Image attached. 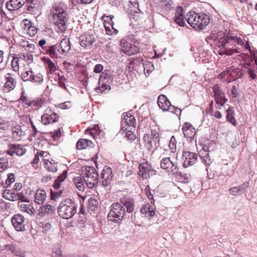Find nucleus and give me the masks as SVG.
<instances>
[{"mask_svg": "<svg viewBox=\"0 0 257 257\" xmlns=\"http://www.w3.org/2000/svg\"><path fill=\"white\" fill-rule=\"evenodd\" d=\"M188 23L195 29H201L205 27L209 23V18L207 15H198L195 12H190L185 16Z\"/></svg>", "mask_w": 257, "mask_h": 257, "instance_id": "1", "label": "nucleus"}, {"mask_svg": "<svg viewBox=\"0 0 257 257\" xmlns=\"http://www.w3.org/2000/svg\"><path fill=\"white\" fill-rule=\"evenodd\" d=\"M77 205L71 199H67L62 201L58 208L59 215L64 219L71 218L76 213Z\"/></svg>", "mask_w": 257, "mask_h": 257, "instance_id": "2", "label": "nucleus"}, {"mask_svg": "<svg viewBox=\"0 0 257 257\" xmlns=\"http://www.w3.org/2000/svg\"><path fill=\"white\" fill-rule=\"evenodd\" d=\"M81 176L88 188H93L98 183V174L94 167L87 166L82 168Z\"/></svg>", "mask_w": 257, "mask_h": 257, "instance_id": "3", "label": "nucleus"}, {"mask_svg": "<svg viewBox=\"0 0 257 257\" xmlns=\"http://www.w3.org/2000/svg\"><path fill=\"white\" fill-rule=\"evenodd\" d=\"M110 208L107 215L108 220L115 223L120 222L125 213L124 207L118 203H114L111 205Z\"/></svg>", "mask_w": 257, "mask_h": 257, "instance_id": "4", "label": "nucleus"}, {"mask_svg": "<svg viewBox=\"0 0 257 257\" xmlns=\"http://www.w3.org/2000/svg\"><path fill=\"white\" fill-rule=\"evenodd\" d=\"M21 76L24 81H30L37 83H41L43 81V76L41 73H34L31 69L22 72Z\"/></svg>", "mask_w": 257, "mask_h": 257, "instance_id": "5", "label": "nucleus"}, {"mask_svg": "<svg viewBox=\"0 0 257 257\" xmlns=\"http://www.w3.org/2000/svg\"><path fill=\"white\" fill-rule=\"evenodd\" d=\"M54 24L59 31H64L67 27L66 24L68 21V15L66 12L62 13L53 17Z\"/></svg>", "mask_w": 257, "mask_h": 257, "instance_id": "6", "label": "nucleus"}, {"mask_svg": "<svg viewBox=\"0 0 257 257\" xmlns=\"http://www.w3.org/2000/svg\"><path fill=\"white\" fill-rule=\"evenodd\" d=\"M161 168L166 170L171 175H174L177 174L179 169L176 163H173L171 161L170 157L163 158L160 162Z\"/></svg>", "mask_w": 257, "mask_h": 257, "instance_id": "7", "label": "nucleus"}, {"mask_svg": "<svg viewBox=\"0 0 257 257\" xmlns=\"http://www.w3.org/2000/svg\"><path fill=\"white\" fill-rule=\"evenodd\" d=\"M59 115L53 111L51 108L48 107L45 110L44 114L41 116V122L44 125L55 123L58 121Z\"/></svg>", "mask_w": 257, "mask_h": 257, "instance_id": "8", "label": "nucleus"}, {"mask_svg": "<svg viewBox=\"0 0 257 257\" xmlns=\"http://www.w3.org/2000/svg\"><path fill=\"white\" fill-rule=\"evenodd\" d=\"M136 124V119L133 115L130 112H126L123 114L121 122V130L124 132L130 127H135Z\"/></svg>", "mask_w": 257, "mask_h": 257, "instance_id": "9", "label": "nucleus"}, {"mask_svg": "<svg viewBox=\"0 0 257 257\" xmlns=\"http://www.w3.org/2000/svg\"><path fill=\"white\" fill-rule=\"evenodd\" d=\"M95 37L92 31L81 35L79 38V43L81 47L89 49L95 42Z\"/></svg>", "mask_w": 257, "mask_h": 257, "instance_id": "10", "label": "nucleus"}, {"mask_svg": "<svg viewBox=\"0 0 257 257\" xmlns=\"http://www.w3.org/2000/svg\"><path fill=\"white\" fill-rule=\"evenodd\" d=\"M11 222L15 229L21 231L25 229V218L20 214L14 215L11 218Z\"/></svg>", "mask_w": 257, "mask_h": 257, "instance_id": "11", "label": "nucleus"}, {"mask_svg": "<svg viewBox=\"0 0 257 257\" xmlns=\"http://www.w3.org/2000/svg\"><path fill=\"white\" fill-rule=\"evenodd\" d=\"M182 157L184 160L183 166L184 168H187L196 163L198 156L196 153L185 151L183 152Z\"/></svg>", "mask_w": 257, "mask_h": 257, "instance_id": "12", "label": "nucleus"}, {"mask_svg": "<svg viewBox=\"0 0 257 257\" xmlns=\"http://www.w3.org/2000/svg\"><path fill=\"white\" fill-rule=\"evenodd\" d=\"M121 51L127 55L131 56L140 52V48L136 45L127 42H121Z\"/></svg>", "mask_w": 257, "mask_h": 257, "instance_id": "13", "label": "nucleus"}, {"mask_svg": "<svg viewBox=\"0 0 257 257\" xmlns=\"http://www.w3.org/2000/svg\"><path fill=\"white\" fill-rule=\"evenodd\" d=\"M112 178V172L110 167H105L101 173L100 179L102 184L104 186H107L111 182Z\"/></svg>", "mask_w": 257, "mask_h": 257, "instance_id": "14", "label": "nucleus"}, {"mask_svg": "<svg viewBox=\"0 0 257 257\" xmlns=\"http://www.w3.org/2000/svg\"><path fill=\"white\" fill-rule=\"evenodd\" d=\"M212 90L216 103L220 106H223L227 101V99H225L224 93L220 90L218 85L215 84L212 87Z\"/></svg>", "mask_w": 257, "mask_h": 257, "instance_id": "15", "label": "nucleus"}, {"mask_svg": "<svg viewBox=\"0 0 257 257\" xmlns=\"http://www.w3.org/2000/svg\"><path fill=\"white\" fill-rule=\"evenodd\" d=\"M231 43L230 36H227L226 37L220 38L216 43V45L220 48H223L225 50L226 53L227 55H231L234 52L237 53L238 51L236 49H234L233 51L229 50L227 44Z\"/></svg>", "mask_w": 257, "mask_h": 257, "instance_id": "16", "label": "nucleus"}, {"mask_svg": "<svg viewBox=\"0 0 257 257\" xmlns=\"http://www.w3.org/2000/svg\"><path fill=\"white\" fill-rule=\"evenodd\" d=\"M27 0H9L6 3V7L10 11H15L23 6Z\"/></svg>", "mask_w": 257, "mask_h": 257, "instance_id": "17", "label": "nucleus"}, {"mask_svg": "<svg viewBox=\"0 0 257 257\" xmlns=\"http://www.w3.org/2000/svg\"><path fill=\"white\" fill-rule=\"evenodd\" d=\"M248 186L249 183L248 182H245L238 186L230 188L229 189V192L230 194L232 196H240L245 192L246 189L248 187Z\"/></svg>", "mask_w": 257, "mask_h": 257, "instance_id": "18", "label": "nucleus"}, {"mask_svg": "<svg viewBox=\"0 0 257 257\" xmlns=\"http://www.w3.org/2000/svg\"><path fill=\"white\" fill-rule=\"evenodd\" d=\"M139 175L144 179H147L149 177V174L152 171V167L148 162H143L139 166Z\"/></svg>", "mask_w": 257, "mask_h": 257, "instance_id": "19", "label": "nucleus"}, {"mask_svg": "<svg viewBox=\"0 0 257 257\" xmlns=\"http://www.w3.org/2000/svg\"><path fill=\"white\" fill-rule=\"evenodd\" d=\"M174 20L176 24L181 27H183L185 25L184 17V11L182 7L178 6L177 7Z\"/></svg>", "mask_w": 257, "mask_h": 257, "instance_id": "20", "label": "nucleus"}, {"mask_svg": "<svg viewBox=\"0 0 257 257\" xmlns=\"http://www.w3.org/2000/svg\"><path fill=\"white\" fill-rule=\"evenodd\" d=\"M182 131L185 137L190 140L194 138L196 134L195 128L190 122H188L184 123Z\"/></svg>", "mask_w": 257, "mask_h": 257, "instance_id": "21", "label": "nucleus"}, {"mask_svg": "<svg viewBox=\"0 0 257 257\" xmlns=\"http://www.w3.org/2000/svg\"><path fill=\"white\" fill-rule=\"evenodd\" d=\"M47 198V194L44 189H38L34 194V202L39 205L43 204Z\"/></svg>", "mask_w": 257, "mask_h": 257, "instance_id": "22", "label": "nucleus"}, {"mask_svg": "<svg viewBox=\"0 0 257 257\" xmlns=\"http://www.w3.org/2000/svg\"><path fill=\"white\" fill-rule=\"evenodd\" d=\"M67 7L66 5L62 3H55L51 9L50 12L52 17L56 15L62 14V13L66 12Z\"/></svg>", "mask_w": 257, "mask_h": 257, "instance_id": "23", "label": "nucleus"}, {"mask_svg": "<svg viewBox=\"0 0 257 257\" xmlns=\"http://www.w3.org/2000/svg\"><path fill=\"white\" fill-rule=\"evenodd\" d=\"M13 138L16 141H19L25 135V131L22 128V126L20 125H17L12 128Z\"/></svg>", "mask_w": 257, "mask_h": 257, "instance_id": "24", "label": "nucleus"}, {"mask_svg": "<svg viewBox=\"0 0 257 257\" xmlns=\"http://www.w3.org/2000/svg\"><path fill=\"white\" fill-rule=\"evenodd\" d=\"M60 48V54L62 55H66L69 53V51L71 49L70 42L68 39L64 38L63 39L59 45H58Z\"/></svg>", "mask_w": 257, "mask_h": 257, "instance_id": "25", "label": "nucleus"}, {"mask_svg": "<svg viewBox=\"0 0 257 257\" xmlns=\"http://www.w3.org/2000/svg\"><path fill=\"white\" fill-rule=\"evenodd\" d=\"M7 81L4 86V90L6 92H9L15 88L16 85V81L12 78L10 74H8L6 77Z\"/></svg>", "mask_w": 257, "mask_h": 257, "instance_id": "26", "label": "nucleus"}, {"mask_svg": "<svg viewBox=\"0 0 257 257\" xmlns=\"http://www.w3.org/2000/svg\"><path fill=\"white\" fill-rule=\"evenodd\" d=\"M170 103V101L165 95L162 94L159 96L158 98V104L160 108L163 111L167 110V108H168V106H169Z\"/></svg>", "mask_w": 257, "mask_h": 257, "instance_id": "27", "label": "nucleus"}, {"mask_svg": "<svg viewBox=\"0 0 257 257\" xmlns=\"http://www.w3.org/2000/svg\"><path fill=\"white\" fill-rule=\"evenodd\" d=\"M20 45L24 48V49L29 53H33L35 49V45L33 43H30V42L26 39L22 38L19 41Z\"/></svg>", "mask_w": 257, "mask_h": 257, "instance_id": "28", "label": "nucleus"}, {"mask_svg": "<svg viewBox=\"0 0 257 257\" xmlns=\"http://www.w3.org/2000/svg\"><path fill=\"white\" fill-rule=\"evenodd\" d=\"M9 146L10 149H11L18 156H22L26 153V149L20 144H10Z\"/></svg>", "mask_w": 257, "mask_h": 257, "instance_id": "29", "label": "nucleus"}, {"mask_svg": "<svg viewBox=\"0 0 257 257\" xmlns=\"http://www.w3.org/2000/svg\"><path fill=\"white\" fill-rule=\"evenodd\" d=\"M44 166L47 170L52 172H56L58 170L57 163L53 160L49 161L47 159H44Z\"/></svg>", "mask_w": 257, "mask_h": 257, "instance_id": "30", "label": "nucleus"}, {"mask_svg": "<svg viewBox=\"0 0 257 257\" xmlns=\"http://www.w3.org/2000/svg\"><path fill=\"white\" fill-rule=\"evenodd\" d=\"M5 247L6 249L10 250L12 253L16 256L20 257L24 256L25 252L14 244H7L5 245Z\"/></svg>", "mask_w": 257, "mask_h": 257, "instance_id": "31", "label": "nucleus"}, {"mask_svg": "<svg viewBox=\"0 0 257 257\" xmlns=\"http://www.w3.org/2000/svg\"><path fill=\"white\" fill-rule=\"evenodd\" d=\"M18 206L21 211L26 212L31 216L35 215V209L31 204L21 203L18 204Z\"/></svg>", "mask_w": 257, "mask_h": 257, "instance_id": "32", "label": "nucleus"}, {"mask_svg": "<svg viewBox=\"0 0 257 257\" xmlns=\"http://www.w3.org/2000/svg\"><path fill=\"white\" fill-rule=\"evenodd\" d=\"M60 48L57 45L50 46L46 49V53L52 58L58 57V53H60Z\"/></svg>", "mask_w": 257, "mask_h": 257, "instance_id": "33", "label": "nucleus"}, {"mask_svg": "<svg viewBox=\"0 0 257 257\" xmlns=\"http://www.w3.org/2000/svg\"><path fill=\"white\" fill-rule=\"evenodd\" d=\"M93 143L92 142L87 139H80L76 144V148L78 150H83L86 148L87 147H91Z\"/></svg>", "mask_w": 257, "mask_h": 257, "instance_id": "34", "label": "nucleus"}, {"mask_svg": "<svg viewBox=\"0 0 257 257\" xmlns=\"http://www.w3.org/2000/svg\"><path fill=\"white\" fill-rule=\"evenodd\" d=\"M141 212L142 214L147 215V216L149 217H153L155 214V211L149 204H146L142 207Z\"/></svg>", "mask_w": 257, "mask_h": 257, "instance_id": "35", "label": "nucleus"}, {"mask_svg": "<svg viewBox=\"0 0 257 257\" xmlns=\"http://www.w3.org/2000/svg\"><path fill=\"white\" fill-rule=\"evenodd\" d=\"M39 215L40 216H44L47 214H50L53 212L52 207L50 204L43 205L40 207L39 210Z\"/></svg>", "mask_w": 257, "mask_h": 257, "instance_id": "36", "label": "nucleus"}, {"mask_svg": "<svg viewBox=\"0 0 257 257\" xmlns=\"http://www.w3.org/2000/svg\"><path fill=\"white\" fill-rule=\"evenodd\" d=\"M200 158H201L202 162L207 166L210 165L212 163L208 152L206 150H204V148H203V151L200 152Z\"/></svg>", "mask_w": 257, "mask_h": 257, "instance_id": "37", "label": "nucleus"}, {"mask_svg": "<svg viewBox=\"0 0 257 257\" xmlns=\"http://www.w3.org/2000/svg\"><path fill=\"white\" fill-rule=\"evenodd\" d=\"M73 181L76 187L79 191H83L84 190V184L85 183L81 176L74 177Z\"/></svg>", "mask_w": 257, "mask_h": 257, "instance_id": "38", "label": "nucleus"}, {"mask_svg": "<svg viewBox=\"0 0 257 257\" xmlns=\"http://www.w3.org/2000/svg\"><path fill=\"white\" fill-rule=\"evenodd\" d=\"M112 80L113 78L110 75L104 72L101 73L99 79L100 82H104L109 86H110V84L112 82Z\"/></svg>", "mask_w": 257, "mask_h": 257, "instance_id": "39", "label": "nucleus"}, {"mask_svg": "<svg viewBox=\"0 0 257 257\" xmlns=\"http://www.w3.org/2000/svg\"><path fill=\"white\" fill-rule=\"evenodd\" d=\"M143 140L145 143V147L149 150L151 151L155 147V145H153V141L150 139V137L148 134H145L143 137Z\"/></svg>", "mask_w": 257, "mask_h": 257, "instance_id": "40", "label": "nucleus"}, {"mask_svg": "<svg viewBox=\"0 0 257 257\" xmlns=\"http://www.w3.org/2000/svg\"><path fill=\"white\" fill-rule=\"evenodd\" d=\"M3 197L8 200L15 201L17 200V193L12 192L10 190H6L3 193Z\"/></svg>", "mask_w": 257, "mask_h": 257, "instance_id": "41", "label": "nucleus"}, {"mask_svg": "<svg viewBox=\"0 0 257 257\" xmlns=\"http://www.w3.org/2000/svg\"><path fill=\"white\" fill-rule=\"evenodd\" d=\"M99 86L95 88V90L98 93H102L107 91H108L110 89V86L104 82H100L99 81Z\"/></svg>", "mask_w": 257, "mask_h": 257, "instance_id": "42", "label": "nucleus"}, {"mask_svg": "<svg viewBox=\"0 0 257 257\" xmlns=\"http://www.w3.org/2000/svg\"><path fill=\"white\" fill-rule=\"evenodd\" d=\"M226 117L228 121H229L231 123H232L234 125H236V120L233 115L232 107H229L228 109H227Z\"/></svg>", "mask_w": 257, "mask_h": 257, "instance_id": "43", "label": "nucleus"}, {"mask_svg": "<svg viewBox=\"0 0 257 257\" xmlns=\"http://www.w3.org/2000/svg\"><path fill=\"white\" fill-rule=\"evenodd\" d=\"M44 61L47 65V68L51 72H54L56 70V66L55 64L49 58L44 57Z\"/></svg>", "mask_w": 257, "mask_h": 257, "instance_id": "44", "label": "nucleus"}, {"mask_svg": "<svg viewBox=\"0 0 257 257\" xmlns=\"http://www.w3.org/2000/svg\"><path fill=\"white\" fill-rule=\"evenodd\" d=\"M150 139L153 141V145H155V147H157V145H159L160 143L159 134L155 131H151V138Z\"/></svg>", "mask_w": 257, "mask_h": 257, "instance_id": "45", "label": "nucleus"}, {"mask_svg": "<svg viewBox=\"0 0 257 257\" xmlns=\"http://www.w3.org/2000/svg\"><path fill=\"white\" fill-rule=\"evenodd\" d=\"M26 192L24 193L23 191H22L19 193H17V200H19L21 201L22 202H29L30 200L25 195Z\"/></svg>", "mask_w": 257, "mask_h": 257, "instance_id": "46", "label": "nucleus"}, {"mask_svg": "<svg viewBox=\"0 0 257 257\" xmlns=\"http://www.w3.org/2000/svg\"><path fill=\"white\" fill-rule=\"evenodd\" d=\"M176 144L177 141L175 137L174 136H172L170 140L169 147L173 153H174L176 151Z\"/></svg>", "mask_w": 257, "mask_h": 257, "instance_id": "47", "label": "nucleus"}, {"mask_svg": "<svg viewBox=\"0 0 257 257\" xmlns=\"http://www.w3.org/2000/svg\"><path fill=\"white\" fill-rule=\"evenodd\" d=\"M88 207L91 208L92 210L95 209V208L97 207L98 205V202L95 198L91 197L88 200Z\"/></svg>", "mask_w": 257, "mask_h": 257, "instance_id": "48", "label": "nucleus"}, {"mask_svg": "<svg viewBox=\"0 0 257 257\" xmlns=\"http://www.w3.org/2000/svg\"><path fill=\"white\" fill-rule=\"evenodd\" d=\"M21 118L24 119H25L26 121H30V123L32 125V129L33 130V134H32V136L34 137H35L36 136V135L37 133V128L36 127V126L33 123V121L32 120L31 118L29 117V116H21Z\"/></svg>", "mask_w": 257, "mask_h": 257, "instance_id": "49", "label": "nucleus"}, {"mask_svg": "<svg viewBox=\"0 0 257 257\" xmlns=\"http://www.w3.org/2000/svg\"><path fill=\"white\" fill-rule=\"evenodd\" d=\"M21 57L28 64H31L33 61V55L28 53H24L22 54Z\"/></svg>", "mask_w": 257, "mask_h": 257, "instance_id": "50", "label": "nucleus"}, {"mask_svg": "<svg viewBox=\"0 0 257 257\" xmlns=\"http://www.w3.org/2000/svg\"><path fill=\"white\" fill-rule=\"evenodd\" d=\"M9 162L6 159H1L0 160V173L3 172L8 168Z\"/></svg>", "mask_w": 257, "mask_h": 257, "instance_id": "51", "label": "nucleus"}, {"mask_svg": "<svg viewBox=\"0 0 257 257\" xmlns=\"http://www.w3.org/2000/svg\"><path fill=\"white\" fill-rule=\"evenodd\" d=\"M126 208V211L128 213H131L134 210V204L131 201H126L123 203V206Z\"/></svg>", "mask_w": 257, "mask_h": 257, "instance_id": "52", "label": "nucleus"}, {"mask_svg": "<svg viewBox=\"0 0 257 257\" xmlns=\"http://www.w3.org/2000/svg\"><path fill=\"white\" fill-rule=\"evenodd\" d=\"M131 129L129 130V128L125 131V137L129 140L133 141L136 138V135L134 134L133 132L132 131V128L130 127ZM125 132V131H124Z\"/></svg>", "mask_w": 257, "mask_h": 257, "instance_id": "53", "label": "nucleus"}, {"mask_svg": "<svg viewBox=\"0 0 257 257\" xmlns=\"http://www.w3.org/2000/svg\"><path fill=\"white\" fill-rule=\"evenodd\" d=\"M19 59L18 57H15L13 59L11 63L12 67L14 70V71L17 72L18 71L19 66Z\"/></svg>", "mask_w": 257, "mask_h": 257, "instance_id": "54", "label": "nucleus"}, {"mask_svg": "<svg viewBox=\"0 0 257 257\" xmlns=\"http://www.w3.org/2000/svg\"><path fill=\"white\" fill-rule=\"evenodd\" d=\"M167 110H165V111H170L172 113L176 114L177 115H178V111H179V115H180L181 114V110L175 107L174 106L172 105L171 103H170V105H169V106H168V108H167Z\"/></svg>", "mask_w": 257, "mask_h": 257, "instance_id": "55", "label": "nucleus"}, {"mask_svg": "<svg viewBox=\"0 0 257 257\" xmlns=\"http://www.w3.org/2000/svg\"><path fill=\"white\" fill-rule=\"evenodd\" d=\"M28 31V34L30 36H35L38 31L37 28L35 26H32V24L31 26H29L28 27V29H27Z\"/></svg>", "mask_w": 257, "mask_h": 257, "instance_id": "56", "label": "nucleus"}, {"mask_svg": "<svg viewBox=\"0 0 257 257\" xmlns=\"http://www.w3.org/2000/svg\"><path fill=\"white\" fill-rule=\"evenodd\" d=\"M33 106H35L37 109H39L40 107H43L45 104V102L42 99H36L33 101Z\"/></svg>", "mask_w": 257, "mask_h": 257, "instance_id": "57", "label": "nucleus"}, {"mask_svg": "<svg viewBox=\"0 0 257 257\" xmlns=\"http://www.w3.org/2000/svg\"><path fill=\"white\" fill-rule=\"evenodd\" d=\"M230 42H234L236 43L237 44L242 46L244 44V42L242 39L240 38L237 37L236 36H230Z\"/></svg>", "mask_w": 257, "mask_h": 257, "instance_id": "58", "label": "nucleus"}, {"mask_svg": "<svg viewBox=\"0 0 257 257\" xmlns=\"http://www.w3.org/2000/svg\"><path fill=\"white\" fill-rule=\"evenodd\" d=\"M144 71H146L148 73L150 72H152L154 69V66L153 64L151 62H146L144 65Z\"/></svg>", "mask_w": 257, "mask_h": 257, "instance_id": "59", "label": "nucleus"}, {"mask_svg": "<svg viewBox=\"0 0 257 257\" xmlns=\"http://www.w3.org/2000/svg\"><path fill=\"white\" fill-rule=\"evenodd\" d=\"M40 160V155L38 154H36L35 156V157L31 162L32 166L35 169L38 168V163Z\"/></svg>", "mask_w": 257, "mask_h": 257, "instance_id": "60", "label": "nucleus"}, {"mask_svg": "<svg viewBox=\"0 0 257 257\" xmlns=\"http://www.w3.org/2000/svg\"><path fill=\"white\" fill-rule=\"evenodd\" d=\"M15 180L14 175L12 173H9L8 175V178L6 180V183L8 185H10Z\"/></svg>", "mask_w": 257, "mask_h": 257, "instance_id": "61", "label": "nucleus"}, {"mask_svg": "<svg viewBox=\"0 0 257 257\" xmlns=\"http://www.w3.org/2000/svg\"><path fill=\"white\" fill-rule=\"evenodd\" d=\"M71 106V102L70 101H68L60 104L59 107L63 109H66L70 108Z\"/></svg>", "mask_w": 257, "mask_h": 257, "instance_id": "62", "label": "nucleus"}, {"mask_svg": "<svg viewBox=\"0 0 257 257\" xmlns=\"http://www.w3.org/2000/svg\"><path fill=\"white\" fill-rule=\"evenodd\" d=\"M67 176V171H64L62 174L59 176L57 179H56L57 181V182H59L61 183L66 178Z\"/></svg>", "mask_w": 257, "mask_h": 257, "instance_id": "63", "label": "nucleus"}, {"mask_svg": "<svg viewBox=\"0 0 257 257\" xmlns=\"http://www.w3.org/2000/svg\"><path fill=\"white\" fill-rule=\"evenodd\" d=\"M103 69V66L100 64H97L94 68L93 71L96 73H99L102 71Z\"/></svg>", "mask_w": 257, "mask_h": 257, "instance_id": "64", "label": "nucleus"}]
</instances>
